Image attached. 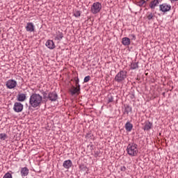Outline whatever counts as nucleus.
Returning <instances> with one entry per match:
<instances>
[{
	"label": "nucleus",
	"instance_id": "2f4dec72",
	"mask_svg": "<svg viewBox=\"0 0 178 178\" xmlns=\"http://www.w3.org/2000/svg\"><path fill=\"white\" fill-rule=\"evenodd\" d=\"M125 170H126V167L125 166L121 167V171L122 172H125Z\"/></svg>",
	"mask_w": 178,
	"mask_h": 178
},
{
	"label": "nucleus",
	"instance_id": "7ed1b4c3",
	"mask_svg": "<svg viewBox=\"0 0 178 178\" xmlns=\"http://www.w3.org/2000/svg\"><path fill=\"white\" fill-rule=\"evenodd\" d=\"M126 79H127V71L121 70L115 75L114 80L117 83H122Z\"/></svg>",
	"mask_w": 178,
	"mask_h": 178
},
{
	"label": "nucleus",
	"instance_id": "dca6fc26",
	"mask_svg": "<svg viewBox=\"0 0 178 178\" xmlns=\"http://www.w3.org/2000/svg\"><path fill=\"white\" fill-rule=\"evenodd\" d=\"M80 91V85H78L76 87L72 86V88L70 89V92L72 95H74L75 94H77Z\"/></svg>",
	"mask_w": 178,
	"mask_h": 178
},
{
	"label": "nucleus",
	"instance_id": "0eeeda50",
	"mask_svg": "<svg viewBox=\"0 0 178 178\" xmlns=\"http://www.w3.org/2000/svg\"><path fill=\"white\" fill-rule=\"evenodd\" d=\"M23 108H24L23 104L20 102H15L14 104L13 111L19 113L23 111Z\"/></svg>",
	"mask_w": 178,
	"mask_h": 178
},
{
	"label": "nucleus",
	"instance_id": "f3484780",
	"mask_svg": "<svg viewBox=\"0 0 178 178\" xmlns=\"http://www.w3.org/2000/svg\"><path fill=\"white\" fill-rule=\"evenodd\" d=\"M29 168L27 167H24L21 168V175L22 177H26V176L29 175Z\"/></svg>",
	"mask_w": 178,
	"mask_h": 178
},
{
	"label": "nucleus",
	"instance_id": "c85d7f7f",
	"mask_svg": "<svg viewBox=\"0 0 178 178\" xmlns=\"http://www.w3.org/2000/svg\"><path fill=\"white\" fill-rule=\"evenodd\" d=\"M7 135L6 134H0V140H4L6 138Z\"/></svg>",
	"mask_w": 178,
	"mask_h": 178
},
{
	"label": "nucleus",
	"instance_id": "4be33fe9",
	"mask_svg": "<svg viewBox=\"0 0 178 178\" xmlns=\"http://www.w3.org/2000/svg\"><path fill=\"white\" fill-rule=\"evenodd\" d=\"M147 19L148 20H154V19H155V14L152 13H147Z\"/></svg>",
	"mask_w": 178,
	"mask_h": 178
},
{
	"label": "nucleus",
	"instance_id": "20e7f679",
	"mask_svg": "<svg viewBox=\"0 0 178 178\" xmlns=\"http://www.w3.org/2000/svg\"><path fill=\"white\" fill-rule=\"evenodd\" d=\"M102 9V4L99 2H95L93 3V4L91 6L90 12L93 15H97V13H99L101 12V10Z\"/></svg>",
	"mask_w": 178,
	"mask_h": 178
},
{
	"label": "nucleus",
	"instance_id": "b1692460",
	"mask_svg": "<svg viewBox=\"0 0 178 178\" xmlns=\"http://www.w3.org/2000/svg\"><path fill=\"white\" fill-rule=\"evenodd\" d=\"M146 3L147 1H145V0H140L136 3V5L138 6L141 7V6H144V3Z\"/></svg>",
	"mask_w": 178,
	"mask_h": 178
},
{
	"label": "nucleus",
	"instance_id": "aec40b11",
	"mask_svg": "<svg viewBox=\"0 0 178 178\" xmlns=\"http://www.w3.org/2000/svg\"><path fill=\"white\" fill-rule=\"evenodd\" d=\"M130 112H131V107L129 105H124V113H127V115H129Z\"/></svg>",
	"mask_w": 178,
	"mask_h": 178
},
{
	"label": "nucleus",
	"instance_id": "cd10ccee",
	"mask_svg": "<svg viewBox=\"0 0 178 178\" xmlns=\"http://www.w3.org/2000/svg\"><path fill=\"white\" fill-rule=\"evenodd\" d=\"M90 80H91V76H87L84 78L83 81H84V83H88V81H90Z\"/></svg>",
	"mask_w": 178,
	"mask_h": 178
},
{
	"label": "nucleus",
	"instance_id": "72a5a7b5",
	"mask_svg": "<svg viewBox=\"0 0 178 178\" xmlns=\"http://www.w3.org/2000/svg\"><path fill=\"white\" fill-rule=\"evenodd\" d=\"M170 2L172 3H173V2H176V1H177L178 0H170Z\"/></svg>",
	"mask_w": 178,
	"mask_h": 178
},
{
	"label": "nucleus",
	"instance_id": "a878e982",
	"mask_svg": "<svg viewBox=\"0 0 178 178\" xmlns=\"http://www.w3.org/2000/svg\"><path fill=\"white\" fill-rule=\"evenodd\" d=\"M81 15V13L79 10H76L74 13V16H75V17H80Z\"/></svg>",
	"mask_w": 178,
	"mask_h": 178
},
{
	"label": "nucleus",
	"instance_id": "2eb2a0df",
	"mask_svg": "<svg viewBox=\"0 0 178 178\" xmlns=\"http://www.w3.org/2000/svg\"><path fill=\"white\" fill-rule=\"evenodd\" d=\"M46 47L49 49H54L55 48V43L53 40H49L46 42Z\"/></svg>",
	"mask_w": 178,
	"mask_h": 178
},
{
	"label": "nucleus",
	"instance_id": "f704fd0d",
	"mask_svg": "<svg viewBox=\"0 0 178 178\" xmlns=\"http://www.w3.org/2000/svg\"><path fill=\"white\" fill-rule=\"evenodd\" d=\"M146 1H149V0H146Z\"/></svg>",
	"mask_w": 178,
	"mask_h": 178
},
{
	"label": "nucleus",
	"instance_id": "bb28decb",
	"mask_svg": "<svg viewBox=\"0 0 178 178\" xmlns=\"http://www.w3.org/2000/svg\"><path fill=\"white\" fill-rule=\"evenodd\" d=\"M3 178H13V177H12V174H10V172H7L4 175Z\"/></svg>",
	"mask_w": 178,
	"mask_h": 178
},
{
	"label": "nucleus",
	"instance_id": "6e6552de",
	"mask_svg": "<svg viewBox=\"0 0 178 178\" xmlns=\"http://www.w3.org/2000/svg\"><path fill=\"white\" fill-rule=\"evenodd\" d=\"M48 99L51 102L56 101V99H58V94L56 93V92H49L48 94Z\"/></svg>",
	"mask_w": 178,
	"mask_h": 178
},
{
	"label": "nucleus",
	"instance_id": "ddd939ff",
	"mask_svg": "<svg viewBox=\"0 0 178 178\" xmlns=\"http://www.w3.org/2000/svg\"><path fill=\"white\" fill-rule=\"evenodd\" d=\"M73 163H72L71 160H66L63 162V166L65 169H70V167L72 166Z\"/></svg>",
	"mask_w": 178,
	"mask_h": 178
},
{
	"label": "nucleus",
	"instance_id": "f8f14e48",
	"mask_svg": "<svg viewBox=\"0 0 178 178\" xmlns=\"http://www.w3.org/2000/svg\"><path fill=\"white\" fill-rule=\"evenodd\" d=\"M54 40L56 41H60V40H62V38H63V33L58 31L56 33V34L54 35Z\"/></svg>",
	"mask_w": 178,
	"mask_h": 178
},
{
	"label": "nucleus",
	"instance_id": "5701e85b",
	"mask_svg": "<svg viewBox=\"0 0 178 178\" xmlns=\"http://www.w3.org/2000/svg\"><path fill=\"white\" fill-rule=\"evenodd\" d=\"M79 169H80V170H82L83 172H88V168L84 164L80 165Z\"/></svg>",
	"mask_w": 178,
	"mask_h": 178
},
{
	"label": "nucleus",
	"instance_id": "39448f33",
	"mask_svg": "<svg viewBox=\"0 0 178 178\" xmlns=\"http://www.w3.org/2000/svg\"><path fill=\"white\" fill-rule=\"evenodd\" d=\"M172 9V6L170 4H168L167 3H163L159 5V10L160 12H163V13H166V12H170Z\"/></svg>",
	"mask_w": 178,
	"mask_h": 178
},
{
	"label": "nucleus",
	"instance_id": "f257e3e1",
	"mask_svg": "<svg viewBox=\"0 0 178 178\" xmlns=\"http://www.w3.org/2000/svg\"><path fill=\"white\" fill-rule=\"evenodd\" d=\"M42 102V96L40 95V94L33 93L30 96L29 105L32 108H38V106H40Z\"/></svg>",
	"mask_w": 178,
	"mask_h": 178
},
{
	"label": "nucleus",
	"instance_id": "423d86ee",
	"mask_svg": "<svg viewBox=\"0 0 178 178\" xmlns=\"http://www.w3.org/2000/svg\"><path fill=\"white\" fill-rule=\"evenodd\" d=\"M6 86L7 88L12 90V88H15L17 86V82L13 79H10L6 81Z\"/></svg>",
	"mask_w": 178,
	"mask_h": 178
},
{
	"label": "nucleus",
	"instance_id": "1a4fd4ad",
	"mask_svg": "<svg viewBox=\"0 0 178 178\" xmlns=\"http://www.w3.org/2000/svg\"><path fill=\"white\" fill-rule=\"evenodd\" d=\"M160 2H161V1H159V0L151 1L149 4L150 9H152V10L155 9V8H156V6H158V5H159Z\"/></svg>",
	"mask_w": 178,
	"mask_h": 178
},
{
	"label": "nucleus",
	"instance_id": "9b49d317",
	"mask_svg": "<svg viewBox=\"0 0 178 178\" xmlns=\"http://www.w3.org/2000/svg\"><path fill=\"white\" fill-rule=\"evenodd\" d=\"M152 129V123L149 121H146L145 122V126L143 127V130L145 131H149Z\"/></svg>",
	"mask_w": 178,
	"mask_h": 178
},
{
	"label": "nucleus",
	"instance_id": "412c9836",
	"mask_svg": "<svg viewBox=\"0 0 178 178\" xmlns=\"http://www.w3.org/2000/svg\"><path fill=\"white\" fill-rule=\"evenodd\" d=\"M130 68H131V70L138 69V63L132 62L131 63Z\"/></svg>",
	"mask_w": 178,
	"mask_h": 178
},
{
	"label": "nucleus",
	"instance_id": "4468645a",
	"mask_svg": "<svg viewBox=\"0 0 178 178\" xmlns=\"http://www.w3.org/2000/svg\"><path fill=\"white\" fill-rule=\"evenodd\" d=\"M26 31H29L30 33H33L34 31V24L32 22H28L26 26Z\"/></svg>",
	"mask_w": 178,
	"mask_h": 178
},
{
	"label": "nucleus",
	"instance_id": "c756f323",
	"mask_svg": "<svg viewBox=\"0 0 178 178\" xmlns=\"http://www.w3.org/2000/svg\"><path fill=\"white\" fill-rule=\"evenodd\" d=\"M42 95H43V99H47V98L48 99V94L47 93V92H43Z\"/></svg>",
	"mask_w": 178,
	"mask_h": 178
},
{
	"label": "nucleus",
	"instance_id": "6ab92c4d",
	"mask_svg": "<svg viewBox=\"0 0 178 178\" xmlns=\"http://www.w3.org/2000/svg\"><path fill=\"white\" fill-rule=\"evenodd\" d=\"M125 130H127V131H131V130H133V124L130 123L129 122H127L125 124Z\"/></svg>",
	"mask_w": 178,
	"mask_h": 178
},
{
	"label": "nucleus",
	"instance_id": "f03ea898",
	"mask_svg": "<svg viewBox=\"0 0 178 178\" xmlns=\"http://www.w3.org/2000/svg\"><path fill=\"white\" fill-rule=\"evenodd\" d=\"M127 152L130 156H137L138 146L136 143H129L127 147Z\"/></svg>",
	"mask_w": 178,
	"mask_h": 178
},
{
	"label": "nucleus",
	"instance_id": "393cba45",
	"mask_svg": "<svg viewBox=\"0 0 178 178\" xmlns=\"http://www.w3.org/2000/svg\"><path fill=\"white\" fill-rule=\"evenodd\" d=\"M111 102H113V97L112 95H108L107 103L111 104Z\"/></svg>",
	"mask_w": 178,
	"mask_h": 178
},
{
	"label": "nucleus",
	"instance_id": "9d476101",
	"mask_svg": "<svg viewBox=\"0 0 178 178\" xmlns=\"http://www.w3.org/2000/svg\"><path fill=\"white\" fill-rule=\"evenodd\" d=\"M26 98H27V96L26 95V94H24V93L18 94L17 96V99L19 102H24V101H26Z\"/></svg>",
	"mask_w": 178,
	"mask_h": 178
},
{
	"label": "nucleus",
	"instance_id": "7c9ffc66",
	"mask_svg": "<svg viewBox=\"0 0 178 178\" xmlns=\"http://www.w3.org/2000/svg\"><path fill=\"white\" fill-rule=\"evenodd\" d=\"M75 84H76V87H77V86H79V78H77V79L75 80Z\"/></svg>",
	"mask_w": 178,
	"mask_h": 178
},
{
	"label": "nucleus",
	"instance_id": "473e14b6",
	"mask_svg": "<svg viewBox=\"0 0 178 178\" xmlns=\"http://www.w3.org/2000/svg\"><path fill=\"white\" fill-rule=\"evenodd\" d=\"M130 37H131L132 40H136V35L131 34Z\"/></svg>",
	"mask_w": 178,
	"mask_h": 178
},
{
	"label": "nucleus",
	"instance_id": "a211bd4d",
	"mask_svg": "<svg viewBox=\"0 0 178 178\" xmlns=\"http://www.w3.org/2000/svg\"><path fill=\"white\" fill-rule=\"evenodd\" d=\"M122 45L127 47L130 44V38H123L122 40Z\"/></svg>",
	"mask_w": 178,
	"mask_h": 178
}]
</instances>
